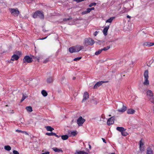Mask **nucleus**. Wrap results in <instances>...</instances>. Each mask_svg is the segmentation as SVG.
I'll return each mask as SVG.
<instances>
[{
  "label": "nucleus",
  "instance_id": "a18cd8bd",
  "mask_svg": "<svg viewBox=\"0 0 154 154\" xmlns=\"http://www.w3.org/2000/svg\"><path fill=\"white\" fill-rule=\"evenodd\" d=\"M16 131L18 132H22V133H23V131H22L21 130H16Z\"/></svg>",
  "mask_w": 154,
  "mask_h": 154
},
{
  "label": "nucleus",
  "instance_id": "37998d69",
  "mask_svg": "<svg viewBox=\"0 0 154 154\" xmlns=\"http://www.w3.org/2000/svg\"><path fill=\"white\" fill-rule=\"evenodd\" d=\"M84 0H73L74 1H76L77 2H81L83 1H84Z\"/></svg>",
  "mask_w": 154,
  "mask_h": 154
},
{
  "label": "nucleus",
  "instance_id": "58836bf2",
  "mask_svg": "<svg viewBox=\"0 0 154 154\" xmlns=\"http://www.w3.org/2000/svg\"><path fill=\"white\" fill-rule=\"evenodd\" d=\"M26 98V97L24 95H23V97L21 100V102H22L23 100H24Z\"/></svg>",
  "mask_w": 154,
  "mask_h": 154
},
{
  "label": "nucleus",
  "instance_id": "f8f14e48",
  "mask_svg": "<svg viewBox=\"0 0 154 154\" xmlns=\"http://www.w3.org/2000/svg\"><path fill=\"white\" fill-rule=\"evenodd\" d=\"M74 47L75 48V51H76V52L79 51H80L83 49V46L80 45H77L76 46Z\"/></svg>",
  "mask_w": 154,
  "mask_h": 154
},
{
  "label": "nucleus",
  "instance_id": "ddd939ff",
  "mask_svg": "<svg viewBox=\"0 0 154 154\" xmlns=\"http://www.w3.org/2000/svg\"><path fill=\"white\" fill-rule=\"evenodd\" d=\"M114 123V121L113 119V117H112L109 119L107 121V123L108 125H112Z\"/></svg>",
  "mask_w": 154,
  "mask_h": 154
},
{
  "label": "nucleus",
  "instance_id": "c9c22d12",
  "mask_svg": "<svg viewBox=\"0 0 154 154\" xmlns=\"http://www.w3.org/2000/svg\"><path fill=\"white\" fill-rule=\"evenodd\" d=\"M49 61V58H47L44 60V61H43V63H46L47 62H48Z\"/></svg>",
  "mask_w": 154,
  "mask_h": 154
},
{
  "label": "nucleus",
  "instance_id": "7ed1b4c3",
  "mask_svg": "<svg viewBox=\"0 0 154 154\" xmlns=\"http://www.w3.org/2000/svg\"><path fill=\"white\" fill-rule=\"evenodd\" d=\"M147 96L149 100L152 103L154 102L153 93L151 90H148L146 92Z\"/></svg>",
  "mask_w": 154,
  "mask_h": 154
},
{
  "label": "nucleus",
  "instance_id": "b1692460",
  "mask_svg": "<svg viewBox=\"0 0 154 154\" xmlns=\"http://www.w3.org/2000/svg\"><path fill=\"white\" fill-rule=\"evenodd\" d=\"M115 18V17H111L109 19L107 20L106 21V23H111L112 22L113 20Z\"/></svg>",
  "mask_w": 154,
  "mask_h": 154
},
{
  "label": "nucleus",
  "instance_id": "4468645a",
  "mask_svg": "<svg viewBox=\"0 0 154 154\" xmlns=\"http://www.w3.org/2000/svg\"><path fill=\"white\" fill-rule=\"evenodd\" d=\"M88 98H89L88 93L87 92H85L84 94L83 99L82 101V102L83 101H84L86 100Z\"/></svg>",
  "mask_w": 154,
  "mask_h": 154
},
{
  "label": "nucleus",
  "instance_id": "a211bd4d",
  "mask_svg": "<svg viewBox=\"0 0 154 154\" xmlns=\"http://www.w3.org/2000/svg\"><path fill=\"white\" fill-rule=\"evenodd\" d=\"M53 81V79L51 77H49L47 80V82L48 83H52Z\"/></svg>",
  "mask_w": 154,
  "mask_h": 154
},
{
  "label": "nucleus",
  "instance_id": "6ab92c4d",
  "mask_svg": "<svg viewBox=\"0 0 154 154\" xmlns=\"http://www.w3.org/2000/svg\"><path fill=\"white\" fill-rule=\"evenodd\" d=\"M124 128L122 127H118L116 128V130L121 132L124 130Z\"/></svg>",
  "mask_w": 154,
  "mask_h": 154
},
{
  "label": "nucleus",
  "instance_id": "cd10ccee",
  "mask_svg": "<svg viewBox=\"0 0 154 154\" xmlns=\"http://www.w3.org/2000/svg\"><path fill=\"white\" fill-rule=\"evenodd\" d=\"M76 152L77 154H88L87 152L83 151H77Z\"/></svg>",
  "mask_w": 154,
  "mask_h": 154
},
{
  "label": "nucleus",
  "instance_id": "c85d7f7f",
  "mask_svg": "<svg viewBox=\"0 0 154 154\" xmlns=\"http://www.w3.org/2000/svg\"><path fill=\"white\" fill-rule=\"evenodd\" d=\"M125 129L124 131L121 132L122 135L124 136H126L128 135V133L125 131Z\"/></svg>",
  "mask_w": 154,
  "mask_h": 154
},
{
  "label": "nucleus",
  "instance_id": "9d476101",
  "mask_svg": "<svg viewBox=\"0 0 154 154\" xmlns=\"http://www.w3.org/2000/svg\"><path fill=\"white\" fill-rule=\"evenodd\" d=\"M154 45V43L150 42H144L143 44V45L144 47L147 46L150 47Z\"/></svg>",
  "mask_w": 154,
  "mask_h": 154
},
{
  "label": "nucleus",
  "instance_id": "bb28decb",
  "mask_svg": "<svg viewBox=\"0 0 154 154\" xmlns=\"http://www.w3.org/2000/svg\"><path fill=\"white\" fill-rule=\"evenodd\" d=\"M41 93L42 94V95L44 96V97H46L48 95V93L46 92V91L44 90H43L41 92Z\"/></svg>",
  "mask_w": 154,
  "mask_h": 154
},
{
  "label": "nucleus",
  "instance_id": "f03ea898",
  "mask_svg": "<svg viewBox=\"0 0 154 154\" xmlns=\"http://www.w3.org/2000/svg\"><path fill=\"white\" fill-rule=\"evenodd\" d=\"M38 17L40 19H43L44 16L42 11H38L35 12L33 15V17L34 18H36Z\"/></svg>",
  "mask_w": 154,
  "mask_h": 154
},
{
  "label": "nucleus",
  "instance_id": "6e6552de",
  "mask_svg": "<svg viewBox=\"0 0 154 154\" xmlns=\"http://www.w3.org/2000/svg\"><path fill=\"white\" fill-rule=\"evenodd\" d=\"M108 82V81H100L97 82L96 83V84L94 85V88L96 89L98 87H99L101 85L104 83H107Z\"/></svg>",
  "mask_w": 154,
  "mask_h": 154
},
{
  "label": "nucleus",
  "instance_id": "ea45409f",
  "mask_svg": "<svg viewBox=\"0 0 154 154\" xmlns=\"http://www.w3.org/2000/svg\"><path fill=\"white\" fill-rule=\"evenodd\" d=\"M14 154H19V152L17 151L14 150L13 151Z\"/></svg>",
  "mask_w": 154,
  "mask_h": 154
},
{
  "label": "nucleus",
  "instance_id": "a19ab883",
  "mask_svg": "<svg viewBox=\"0 0 154 154\" xmlns=\"http://www.w3.org/2000/svg\"><path fill=\"white\" fill-rule=\"evenodd\" d=\"M91 11L90 8H88L87 9V10L86 11L87 14L90 12Z\"/></svg>",
  "mask_w": 154,
  "mask_h": 154
},
{
  "label": "nucleus",
  "instance_id": "473e14b6",
  "mask_svg": "<svg viewBox=\"0 0 154 154\" xmlns=\"http://www.w3.org/2000/svg\"><path fill=\"white\" fill-rule=\"evenodd\" d=\"M46 134L48 136H53L55 135V133L53 132L47 133Z\"/></svg>",
  "mask_w": 154,
  "mask_h": 154
},
{
  "label": "nucleus",
  "instance_id": "3c124183",
  "mask_svg": "<svg viewBox=\"0 0 154 154\" xmlns=\"http://www.w3.org/2000/svg\"><path fill=\"white\" fill-rule=\"evenodd\" d=\"M23 133H25V134L26 135H28V134L26 132L23 131Z\"/></svg>",
  "mask_w": 154,
  "mask_h": 154
},
{
  "label": "nucleus",
  "instance_id": "5fc2aeb1",
  "mask_svg": "<svg viewBox=\"0 0 154 154\" xmlns=\"http://www.w3.org/2000/svg\"><path fill=\"white\" fill-rule=\"evenodd\" d=\"M54 135V136H55L56 137H59L56 134V133H55V135Z\"/></svg>",
  "mask_w": 154,
  "mask_h": 154
},
{
  "label": "nucleus",
  "instance_id": "864d4df0",
  "mask_svg": "<svg viewBox=\"0 0 154 154\" xmlns=\"http://www.w3.org/2000/svg\"><path fill=\"white\" fill-rule=\"evenodd\" d=\"M127 17L128 18H131V17H130V16L129 15H128V16H127Z\"/></svg>",
  "mask_w": 154,
  "mask_h": 154
},
{
  "label": "nucleus",
  "instance_id": "f704fd0d",
  "mask_svg": "<svg viewBox=\"0 0 154 154\" xmlns=\"http://www.w3.org/2000/svg\"><path fill=\"white\" fill-rule=\"evenodd\" d=\"M96 5V3L95 2H93L91 3L89 5V7H91L93 6H95Z\"/></svg>",
  "mask_w": 154,
  "mask_h": 154
},
{
  "label": "nucleus",
  "instance_id": "2f4dec72",
  "mask_svg": "<svg viewBox=\"0 0 154 154\" xmlns=\"http://www.w3.org/2000/svg\"><path fill=\"white\" fill-rule=\"evenodd\" d=\"M102 51V49L100 50H99L97 51L95 53V54L96 55H98L100 54Z\"/></svg>",
  "mask_w": 154,
  "mask_h": 154
},
{
  "label": "nucleus",
  "instance_id": "bf43d9fd",
  "mask_svg": "<svg viewBox=\"0 0 154 154\" xmlns=\"http://www.w3.org/2000/svg\"><path fill=\"white\" fill-rule=\"evenodd\" d=\"M111 154H115V153H111Z\"/></svg>",
  "mask_w": 154,
  "mask_h": 154
},
{
  "label": "nucleus",
  "instance_id": "4d7b16f0",
  "mask_svg": "<svg viewBox=\"0 0 154 154\" xmlns=\"http://www.w3.org/2000/svg\"><path fill=\"white\" fill-rule=\"evenodd\" d=\"M75 79V77H74L73 78V79Z\"/></svg>",
  "mask_w": 154,
  "mask_h": 154
},
{
  "label": "nucleus",
  "instance_id": "393cba45",
  "mask_svg": "<svg viewBox=\"0 0 154 154\" xmlns=\"http://www.w3.org/2000/svg\"><path fill=\"white\" fill-rule=\"evenodd\" d=\"M26 109L29 112H31L32 111V107L30 106L26 107Z\"/></svg>",
  "mask_w": 154,
  "mask_h": 154
},
{
  "label": "nucleus",
  "instance_id": "39448f33",
  "mask_svg": "<svg viewBox=\"0 0 154 154\" xmlns=\"http://www.w3.org/2000/svg\"><path fill=\"white\" fill-rule=\"evenodd\" d=\"M9 11L14 16H18L20 13L17 8H10Z\"/></svg>",
  "mask_w": 154,
  "mask_h": 154
},
{
  "label": "nucleus",
  "instance_id": "2eb2a0df",
  "mask_svg": "<svg viewBox=\"0 0 154 154\" xmlns=\"http://www.w3.org/2000/svg\"><path fill=\"white\" fill-rule=\"evenodd\" d=\"M19 57L18 55L14 54L12 56L11 60L12 61L17 60L19 59Z\"/></svg>",
  "mask_w": 154,
  "mask_h": 154
},
{
  "label": "nucleus",
  "instance_id": "dca6fc26",
  "mask_svg": "<svg viewBox=\"0 0 154 154\" xmlns=\"http://www.w3.org/2000/svg\"><path fill=\"white\" fill-rule=\"evenodd\" d=\"M109 26H106L104 28L103 30V32L104 34L105 35H107V31H108V30L109 28Z\"/></svg>",
  "mask_w": 154,
  "mask_h": 154
},
{
  "label": "nucleus",
  "instance_id": "603ef678",
  "mask_svg": "<svg viewBox=\"0 0 154 154\" xmlns=\"http://www.w3.org/2000/svg\"><path fill=\"white\" fill-rule=\"evenodd\" d=\"M91 10H94V7H92V8H90Z\"/></svg>",
  "mask_w": 154,
  "mask_h": 154
},
{
  "label": "nucleus",
  "instance_id": "1a4fd4ad",
  "mask_svg": "<svg viewBox=\"0 0 154 154\" xmlns=\"http://www.w3.org/2000/svg\"><path fill=\"white\" fill-rule=\"evenodd\" d=\"M144 143L143 140L142 139H141L140 141V150L141 151H143L144 150L143 147Z\"/></svg>",
  "mask_w": 154,
  "mask_h": 154
},
{
  "label": "nucleus",
  "instance_id": "423d86ee",
  "mask_svg": "<svg viewBox=\"0 0 154 154\" xmlns=\"http://www.w3.org/2000/svg\"><path fill=\"white\" fill-rule=\"evenodd\" d=\"M32 61V59L29 56H26L25 57L23 60V63H29Z\"/></svg>",
  "mask_w": 154,
  "mask_h": 154
},
{
  "label": "nucleus",
  "instance_id": "7c9ffc66",
  "mask_svg": "<svg viewBox=\"0 0 154 154\" xmlns=\"http://www.w3.org/2000/svg\"><path fill=\"white\" fill-rule=\"evenodd\" d=\"M77 134V133L76 131H72L71 132L70 136H75Z\"/></svg>",
  "mask_w": 154,
  "mask_h": 154
},
{
  "label": "nucleus",
  "instance_id": "13d9d810",
  "mask_svg": "<svg viewBox=\"0 0 154 154\" xmlns=\"http://www.w3.org/2000/svg\"><path fill=\"white\" fill-rule=\"evenodd\" d=\"M8 106V105H6V106Z\"/></svg>",
  "mask_w": 154,
  "mask_h": 154
},
{
  "label": "nucleus",
  "instance_id": "5701e85b",
  "mask_svg": "<svg viewBox=\"0 0 154 154\" xmlns=\"http://www.w3.org/2000/svg\"><path fill=\"white\" fill-rule=\"evenodd\" d=\"M146 154H153V151L150 148H147Z\"/></svg>",
  "mask_w": 154,
  "mask_h": 154
},
{
  "label": "nucleus",
  "instance_id": "09e8293b",
  "mask_svg": "<svg viewBox=\"0 0 154 154\" xmlns=\"http://www.w3.org/2000/svg\"><path fill=\"white\" fill-rule=\"evenodd\" d=\"M47 37H45L44 38H40L39 39H40V40H43V39H44L46 38H47Z\"/></svg>",
  "mask_w": 154,
  "mask_h": 154
},
{
  "label": "nucleus",
  "instance_id": "6e6d98bb",
  "mask_svg": "<svg viewBox=\"0 0 154 154\" xmlns=\"http://www.w3.org/2000/svg\"><path fill=\"white\" fill-rule=\"evenodd\" d=\"M73 122V120H72L71 122V124H72Z\"/></svg>",
  "mask_w": 154,
  "mask_h": 154
},
{
  "label": "nucleus",
  "instance_id": "49530a36",
  "mask_svg": "<svg viewBox=\"0 0 154 154\" xmlns=\"http://www.w3.org/2000/svg\"><path fill=\"white\" fill-rule=\"evenodd\" d=\"M17 54H18L19 55H20L21 54V53L20 52L18 51L17 53Z\"/></svg>",
  "mask_w": 154,
  "mask_h": 154
},
{
  "label": "nucleus",
  "instance_id": "72a5a7b5",
  "mask_svg": "<svg viewBox=\"0 0 154 154\" xmlns=\"http://www.w3.org/2000/svg\"><path fill=\"white\" fill-rule=\"evenodd\" d=\"M110 48V47L109 46H108L104 48H103V49H102V51H106L108 50Z\"/></svg>",
  "mask_w": 154,
  "mask_h": 154
},
{
  "label": "nucleus",
  "instance_id": "9b49d317",
  "mask_svg": "<svg viewBox=\"0 0 154 154\" xmlns=\"http://www.w3.org/2000/svg\"><path fill=\"white\" fill-rule=\"evenodd\" d=\"M122 104V107L121 109H118V111L119 112H125L127 109V107L125 106L123 103Z\"/></svg>",
  "mask_w": 154,
  "mask_h": 154
},
{
  "label": "nucleus",
  "instance_id": "c756f323",
  "mask_svg": "<svg viewBox=\"0 0 154 154\" xmlns=\"http://www.w3.org/2000/svg\"><path fill=\"white\" fill-rule=\"evenodd\" d=\"M5 149L9 151L11 150V148L9 146H5Z\"/></svg>",
  "mask_w": 154,
  "mask_h": 154
},
{
  "label": "nucleus",
  "instance_id": "f257e3e1",
  "mask_svg": "<svg viewBox=\"0 0 154 154\" xmlns=\"http://www.w3.org/2000/svg\"><path fill=\"white\" fill-rule=\"evenodd\" d=\"M144 81L143 82V84L146 86H148L149 85V72L148 70H146L145 71L144 74Z\"/></svg>",
  "mask_w": 154,
  "mask_h": 154
},
{
  "label": "nucleus",
  "instance_id": "4be33fe9",
  "mask_svg": "<svg viewBox=\"0 0 154 154\" xmlns=\"http://www.w3.org/2000/svg\"><path fill=\"white\" fill-rule=\"evenodd\" d=\"M53 149L55 152H63V151L60 149H59L56 147H54L52 148Z\"/></svg>",
  "mask_w": 154,
  "mask_h": 154
},
{
  "label": "nucleus",
  "instance_id": "e433bc0d",
  "mask_svg": "<svg viewBox=\"0 0 154 154\" xmlns=\"http://www.w3.org/2000/svg\"><path fill=\"white\" fill-rule=\"evenodd\" d=\"M81 58H82V57H78L76 58H75L74 59V60L75 61H78V60H80V59H81Z\"/></svg>",
  "mask_w": 154,
  "mask_h": 154
},
{
  "label": "nucleus",
  "instance_id": "052dcab7",
  "mask_svg": "<svg viewBox=\"0 0 154 154\" xmlns=\"http://www.w3.org/2000/svg\"><path fill=\"white\" fill-rule=\"evenodd\" d=\"M38 62L39 61L38 59Z\"/></svg>",
  "mask_w": 154,
  "mask_h": 154
},
{
  "label": "nucleus",
  "instance_id": "aec40b11",
  "mask_svg": "<svg viewBox=\"0 0 154 154\" xmlns=\"http://www.w3.org/2000/svg\"><path fill=\"white\" fill-rule=\"evenodd\" d=\"M69 52L71 53L76 52L74 46L69 48Z\"/></svg>",
  "mask_w": 154,
  "mask_h": 154
},
{
  "label": "nucleus",
  "instance_id": "412c9836",
  "mask_svg": "<svg viewBox=\"0 0 154 154\" xmlns=\"http://www.w3.org/2000/svg\"><path fill=\"white\" fill-rule=\"evenodd\" d=\"M45 128L48 131H51L54 130L53 128L50 126H46Z\"/></svg>",
  "mask_w": 154,
  "mask_h": 154
},
{
  "label": "nucleus",
  "instance_id": "4c0bfd02",
  "mask_svg": "<svg viewBox=\"0 0 154 154\" xmlns=\"http://www.w3.org/2000/svg\"><path fill=\"white\" fill-rule=\"evenodd\" d=\"M42 154H49L50 152H45L44 151H42Z\"/></svg>",
  "mask_w": 154,
  "mask_h": 154
},
{
  "label": "nucleus",
  "instance_id": "8fccbe9b",
  "mask_svg": "<svg viewBox=\"0 0 154 154\" xmlns=\"http://www.w3.org/2000/svg\"><path fill=\"white\" fill-rule=\"evenodd\" d=\"M97 31H96L95 32V33L94 34V35L95 36H96L97 34Z\"/></svg>",
  "mask_w": 154,
  "mask_h": 154
},
{
  "label": "nucleus",
  "instance_id": "20e7f679",
  "mask_svg": "<svg viewBox=\"0 0 154 154\" xmlns=\"http://www.w3.org/2000/svg\"><path fill=\"white\" fill-rule=\"evenodd\" d=\"M94 43V41L91 38H88L85 39V42L84 43L85 45L88 46L91 45Z\"/></svg>",
  "mask_w": 154,
  "mask_h": 154
},
{
  "label": "nucleus",
  "instance_id": "de8ad7c7",
  "mask_svg": "<svg viewBox=\"0 0 154 154\" xmlns=\"http://www.w3.org/2000/svg\"><path fill=\"white\" fill-rule=\"evenodd\" d=\"M102 140H103V142L104 143H106V140H105V139L104 138H102Z\"/></svg>",
  "mask_w": 154,
  "mask_h": 154
},
{
  "label": "nucleus",
  "instance_id": "c03bdc74",
  "mask_svg": "<svg viewBox=\"0 0 154 154\" xmlns=\"http://www.w3.org/2000/svg\"><path fill=\"white\" fill-rule=\"evenodd\" d=\"M87 13L86 11H84L82 13V14H87Z\"/></svg>",
  "mask_w": 154,
  "mask_h": 154
},
{
  "label": "nucleus",
  "instance_id": "79ce46f5",
  "mask_svg": "<svg viewBox=\"0 0 154 154\" xmlns=\"http://www.w3.org/2000/svg\"><path fill=\"white\" fill-rule=\"evenodd\" d=\"M72 18L71 17H69V18L68 19L65 18L63 19L64 21H67L69 20L72 19Z\"/></svg>",
  "mask_w": 154,
  "mask_h": 154
},
{
  "label": "nucleus",
  "instance_id": "a878e982",
  "mask_svg": "<svg viewBox=\"0 0 154 154\" xmlns=\"http://www.w3.org/2000/svg\"><path fill=\"white\" fill-rule=\"evenodd\" d=\"M61 138L63 140H67L68 138V136L67 135H64L61 136Z\"/></svg>",
  "mask_w": 154,
  "mask_h": 154
},
{
  "label": "nucleus",
  "instance_id": "f3484780",
  "mask_svg": "<svg viewBox=\"0 0 154 154\" xmlns=\"http://www.w3.org/2000/svg\"><path fill=\"white\" fill-rule=\"evenodd\" d=\"M135 112V111L132 109H128L127 111V113L129 114H133Z\"/></svg>",
  "mask_w": 154,
  "mask_h": 154
},
{
  "label": "nucleus",
  "instance_id": "0eeeda50",
  "mask_svg": "<svg viewBox=\"0 0 154 154\" xmlns=\"http://www.w3.org/2000/svg\"><path fill=\"white\" fill-rule=\"evenodd\" d=\"M85 121V119L80 116L77 120V123L79 126H82Z\"/></svg>",
  "mask_w": 154,
  "mask_h": 154
}]
</instances>
